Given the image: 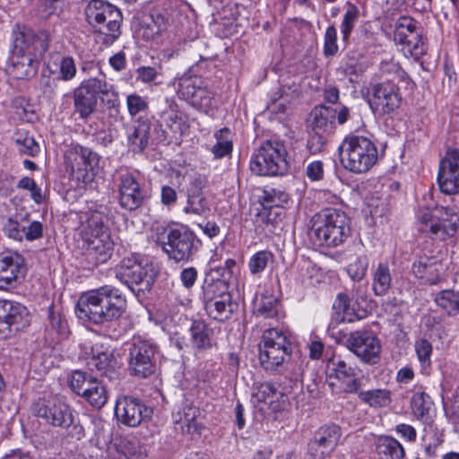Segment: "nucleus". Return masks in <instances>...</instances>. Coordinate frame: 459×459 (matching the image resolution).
<instances>
[{
    "mask_svg": "<svg viewBox=\"0 0 459 459\" xmlns=\"http://www.w3.org/2000/svg\"><path fill=\"white\" fill-rule=\"evenodd\" d=\"M126 309V299L121 291L102 286L83 293L77 301L75 312L79 319L102 326L109 336L115 332Z\"/></svg>",
    "mask_w": 459,
    "mask_h": 459,
    "instance_id": "nucleus-1",
    "label": "nucleus"
},
{
    "mask_svg": "<svg viewBox=\"0 0 459 459\" xmlns=\"http://www.w3.org/2000/svg\"><path fill=\"white\" fill-rule=\"evenodd\" d=\"M13 51L12 63L19 79L35 74L40 59L48 49L49 36L46 31L35 32L24 25L13 29Z\"/></svg>",
    "mask_w": 459,
    "mask_h": 459,
    "instance_id": "nucleus-2",
    "label": "nucleus"
},
{
    "mask_svg": "<svg viewBox=\"0 0 459 459\" xmlns=\"http://www.w3.org/2000/svg\"><path fill=\"white\" fill-rule=\"evenodd\" d=\"M309 238L316 247H335L342 244L351 233L350 219L342 211L327 208L311 220Z\"/></svg>",
    "mask_w": 459,
    "mask_h": 459,
    "instance_id": "nucleus-3",
    "label": "nucleus"
},
{
    "mask_svg": "<svg viewBox=\"0 0 459 459\" xmlns=\"http://www.w3.org/2000/svg\"><path fill=\"white\" fill-rule=\"evenodd\" d=\"M343 168L352 173H366L378 160L377 148L373 141L362 135L346 136L339 147Z\"/></svg>",
    "mask_w": 459,
    "mask_h": 459,
    "instance_id": "nucleus-4",
    "label": "nucleus"
},
{
    "mask_svg": "<svg viewBox=\"0 0 459 459\" xmlns=\"http://www.w3.org/2000/svg\"><path fill=\"white\" fill-rule=\"evenodd\" d=\"M158 271L152 263L133 255L121 261L116 278L137 298L144 299L152 289Z\"/></svg>",
    "mask_w": 459,
    "mask_h": 459,
    "instance_id": "nucleus-5",
    "label": "nucleus"
},
{
    "mask_svg": "<svg viewBox=\"0 0 459 459\" xmlns=\"http://www.w3.org/2000/svg\"><path fill=\"white\" fill-rule=\"evenodd\" d=\"M250 170L256 176H283L290 170V160L283 142L267 140L254 152Z\"/></svg>",
    "mask_w": 459,
    "mask_h": 459,
    "instance_id": "nucleus-6",
    "label": "nucleus"
},
{
    "mask_svg": "<svg viewBox=\"0 0 459 459\" xmlns=\"http://www.w3.org/2000/svg\"><path fill=\"white\" fill-rule=\"evenodd\" d=\"M109 93L114 99L108 100V104L110 107L117 106V93L105 80L93 77L82 81L73 91L74 112L80 118L88 119L97 111L99 97Z\"/></svg>",
    "mask_w": 459,
    "mask_h": 459,
    "instance_id": "nucleus-7",
    "label": "nucleus"
},
{
    "mask_svg": "<svg viewBox=\"0 0 459 459\" xmlns=\"http://www.w3.org/2000/svg\"><path fill=\"white\" fill-rule=\"evenodd\" d=\"M162 250L176 263L194 259L202 247V241L187 227L168 228L160 237Z\"/></svg>",
    "mask_w": 459,
    "mask_h": 459,
    "instance_id": "nucleus-8",
    "label": "nucleus"
},
{
    "mask_svg": "<svg viewBox=\"0 0 459 459\" xmlns=\"http://www.w3.org/2000/svg\"><path fill=\"white\" fill-rule=\"evenodd\" d=\"M127 351V370L131 376L147 378L155 373L160 356V349L155 342L134 337L128 343Z\"/></svg>",
    "mask_w": 459,
    "mask_h": 459,
    "instance_id": "nucleus-9",
    "label": "nucleus"
},
{
    "mask_svg": "<svg viewBox=\"0 0 459 459\" xmlns=\"http://www.w3.org/2000/svg\"><path fill=\"white\" fill-rule=\"evenodd\" d=\"M290 356V342L283 332L270 328L264 332L259 344V359L265 370H277Z\"/></svg>",
    "mask_w": 459,
    "mask_h": 459,
    "instance_id": "nucleus-10",
    "label": "nucleus"
},
{
    "mask_svg": "<svg viewBox=\"0 0 459 459\" xmlns=\"http://www.w3.org/2000/svg\"><path fill=\"white\" fill-rule=\"evenodd\" d=\"M100 156L91 148L82 145L74 146L66 157V171L77 183H91L99 167Z\"/></svg>",
    "mask_w": 459,
    "mask_h": 459,
    "instance_id": "nucleus-11",
    "label": "nucleus"
},
{
    "mask_svg": "<svg viewBox=\"0 0 459 459\" xmlns=\"http://www.w3.org/2000/svg\"><path fill=\"white\" fill-rule=\"evenodd\" d=\"M368 94L370 108L378 116L394 113L401 107L403 102L401 90L392 81L371 84Z\"/></svg>",
    "mask_w": 459,
    "mask_h": 459,
    "instance_id": "nucleus-12",
    "label": "nucleus"
},
{
    "mask_svg": "<svg viewBox=\"0 0 459 459\" xmlns=\"http://www.w3.org/2000/svg\"><path fill=\"white\" fill-rule=\"evenodd\" d=\"M339 342H343L363 362L376 364L379 360L381 343L377 336L370 331H355L352 333H339Z\"/></svg>",
    "mask_w": 459,
    "mask_h": 459,
    "instance_id": "nucleus-13",
    "label": "nucleus"
},
{
    "mask_svg": "<svg viewBox=\"0 0 459 459\" xmlns=\"http://www.w3.org/2000/svg\"><path fill=\"white\" fill-rule=\"evenodd\" d=\"M69 386L74 394L95 408L100 409L107 403L108 394L104 385L86 371H73L69 377Z\"/></svg>",
    "mask_w": 459,
    "mask_h": 459,
    "instance_id": "nucleus-14",
    "label": "nucleus"
},
{
    "mask_svg": "<svg viewBox=\"0 0 459 459\" xmlns=\"http://www.w3.org/2000/svg\"><path fill=\"white\" fill-rule=\"evenodd\" d=\"M31 321L29 309L22 303L0 300V336L8 338L28 327Z\"/></svg>",
    "mask_w": 459,
    "mask_h": 459,
    "instance_id": "nucleus-15",
    "label": "nucleus"
},
{
    "mask_svg": "<svg viewBox=\"0 0 459 459\" xmlns=\"http://www.w3.org/2000/svg\"><path fill=\"white\" fill-rule=\"evenodd\" d=\"M342 429L334 423L319 427L307 443L309 459H325L330 457L339 445Z\"/></svg>",
    "mask_w": 459,
    "mask_h": 459,
    "instance_id": "nucleus-16",
    "label": "nucleus"
},
{
    "mask_svg": "<svg viewBox=\"0 0 459 459\" xmlns=\"http://www.w3.org/2000/svg\"><path fill=\"white\" fill-rule=\"evenodd\" d=\"M32 411L37 417L54 427L65 429L74 422L71 407L56 399H39L33 403Z\"/></svg>",
    "mask_w": 459,
    "mask_h": 459,
    "instance_id": "nucleus-17",
    "label": "nucleus"
},
{
    "mask_svg": "<svg viewBox=\"0 0 459 459\" xmlns=\"http://www.w3.org/2000/svg\"><path fill=\"white\" fill-rule=\"evenodd\" d=\"M152 409L143 401L133 396H122L117 400L115 415L118 421L128 427H137L143 421L149 420Z\"/></svg>",
    "mask_w": 459,
    "mask_h": 459,
    "instance_id": "nucleus-18",
    "label": "nucleus"
},
{
    "mask_svg": "<svg viewBox=\"0 0 459 459\" xmlns=\"http://www.w3.org/2000/svg\"><path fill=\"white\" fill-rule=\"evenodd\" d=\"M117 192L119 205L129 212L141 207L147 198L146 190L141 186L138 179L129 172L119 175Z\"/></svg>",
    "mask_w": 459,
    "mask_h": 459,
    "instance_id": "nucleus-19",
    "label": "nucleus"
},
{
    "mask_svg": "<svg viewBox=\"0 0 459 459\" xmlns=\"http://www.w3.org/2000/svg\"><path fill=\"white\" fill-rule=\"evenodd\" d=\"M437 183L446 195L459 193V150H447L439 162Z\"/></svg>",
    "mask_w": 459,
    "mask_h": 459,
    "instance_id": "nucleus-20",
    "label": "nucleus"
},
{
    "mask_svg": "<svg viewBox=\"0 0 459 459\" xmlns=\"http://www.w3.org/2000/svg\"><path fill=\"white\" fill-rule=\"evenodd\" d=\"M24 258L18 253L0 255V290L14 288L24 278Z\"/></svg>",
    "mask_w": 459,
    "mask_h": 459,
    "instance_id": "nucleus-21",
    "label": "nucleus"
},
{
    "mask_svg": "<svg viewBox=\"0 0 459 459\" xmlns=\"http://www.w3.org/2000/svg\"><path fill=\"white\" fill-rule=\"evenodd\" d=\"M92 355L87 361L88 368L97 370L101 377L116 383L120 379V366L113 351L95 346L91 349Z\"/></svg>",
    "mask_w": 459,
    "mask_h": 459,
    "instance_id": "nucleus-22",
    "label": "nucleus"
},
{
    "mask_svg": "<svg viewBox=\"0 0 459 459\" xmlns=\"http://www.w3.org/2000/svg\"><path fill=\"white\" fill-rule=\"evenodd\" d=\"M113 245L109 234L82 238L83 254L89 264L96 266L106 263L112 255Z\"/></svg>",
    "mask_w": 459,
    "mask_h": 459,
    "instance_id": "nucleus-23",
    "label": "nucleus"
},
{
    "mask_svg": "<svg viewBox=\"0 0 459 459\" xmlns=\"http://www.w3.org/2000/svg\"><path fill=\"white\" fill-rule=\"evenodd\" d=\"M188 331L190 344L195 353L207 352L216 346L214 329L204 320H194Z\"/></svg>",
    "mask_w": 459,
    "mask_h": 459,
    "instance_id": "nucleus-24",
    "label": "nucleus"
},
{
    "mask_svg": "<svg viewBox=\"0 0 459 459\" xmlns=\"http://www.w3.org/2000/svg\"><path fill=\"white\" fill-rule=\"evenodd\" d=\"M442 217H437L436 222L429 226V233L434 239L446 241L455 237L459 230V213L448 207L441 208Z\"/></svg>",
    "mask_w": 459,
    "mask_h": 459,
    "instance_id": "nucleus-25",
    "label": "nucleus"
},
{
    "mask_svg": "<svg viewBox=\"0 0 459 459\" xmlns=\"http://www.w3.org/2000/svg\"><path fill=\"white\" fill-rule=\"evenodd\" d=\"M84 12L86 21L91 28L100 27V21L105 18L114 27L118 19V8L104 0H91Z\"/></svg>",
    "mask_w": 459,
    "mask_h": 459,
    "instance_id": "nucleus-26",
    "label": "nucleus"
},
{
    "mask_svg": "<svg viewBox=\"0 0 459 459\" xmlns=\"http://www.w3.org/2000/svg\"><path fill=\"white\" fill-rule=\"evenodd\" d=\"M309 128L332 137L336 129V109L325 105L316 106L309 114Z\"/></svg>",
    "mask_w": 459,
    "mask_h": 459,
    "instance_id": "nucleus-27",
    "label": "nucleus"
},
{
    "mask_svg": "<svg viewBox=\"0 0 459 459\" xmlns=\"http://www.w3.org/2000/svg\"><path fill=\"white\" fill-rule=\"evenodd\" d=\"M179 92L197 108L207 111L212 107V94L206 88L196 86L190 78H183L179 82Z\"/></svg>",
    "mask_w": 459,
    "mask_h": 459,
    "instance_id": "nucleus-28",
    "label": "nucleus"
},
{
    "mask_svg": "<svg viewBox=\"0 0 459 459\" xmlns=\"http://www.w3.org/2000/svg\"><path fill=\"white\" fill-rule=\"evenodd\" d=\"M204 309L210 318L218 322H225L237 312L238 304L233 300L232 294L230 292L210 303Z\"/></svg>",
    "mask_w": 459,
    "mask_h": 459,
    "instance_id": "nucleus-29",
    "label": "nucleus"
},
{
    "mask_svg": "<svg viewBox=\"0 0 459 459\" xmlns=\"http://www.w3.org/2000/svg\"><path fill=\"white\" fill-rule=\"evenodd\" d=\"M131 133L127 135L130 148L134 152H143L149 143L151 136V121L140 116Z\"/></svg>",
    "mask_w": 459,
    "mask_h": 459,
    "instance_id": "nucleus-30",
    "label": "nucleus"
},
{
    "mask_svg": "<svg viewBox=\"0 0 459 459\" xmlns=\"http://www.w3.org/2000/svg\"><path fill=\"white\" fill-rule=\"evenodd\" d=\"M411 407L417 420L425 424H432L435 413L434 403L431 397L425 392H416L411 399Z\"/></svg>",
    "mask_w": 459,
    "mask_h": 459,
    "instance_id": "nucleus-31",
    "label": "nucleus"
},
{
    "mask_svg": "<svg viewBox=\"0 0 459 459\" xmlns=\"http://www.w3.org/2000/svg\"><path fill=\"white\" fill-rule=\"evenodd\" d=\"M443 433L433 424L424 427L420 446L426 457H437L444 443Z\"/></svg>",
    "mask_w": 459,
    "mask_h": 459,
    "instance_id": "nucleus-32",
    "label": "nucleus"
},
{
    "mask_svg": "<svg viewBox=\"0 0 459 459\" xmlns=\"http://www.w3.org/2000/svg\"><path fill=\"white\" fill-rule=\"evenodd\" d=\"M379 459H403L405 451L402 444L391 436H380L376 442Z\"/></svg>",
    "mask_w": 459,
    "mask_h": 459,
    "instance_id": "nucleus-33",
    "label": "nucleus"
},
{
    "mask_svg": "<svg viewBox=\"0 0 459 459\" xmlns=\"http://www.w3.org/2000/svg\"><path fill=\"white\" fill-rule=\"evenodd\" d=\"M393 277L387 264L380 263L373 272L372 290L376 296H385L392 287Z\"/></svg>",
    "mask_w": 459,
    "mask_h": 459,
    "instance_id": "nucleus-34",
    "label": "nucleus"
},
{
    "mask_svg": "<svg viewBox=\"0 0 459 459\" xmlns=\"http://www.w3.org/2000/svg\"><path fill=\"white\" fill-rule=\"evenodd\" d=\"M228 288L229 286L226 284L225 281L219 279H212L209 281L205 279L202 286V292L200 295L204 307L219 299L221 296L230 293Z\"/></svg>",
    "mask_w": 459,
    "mask_h": 459,
    "instance_id": "nucleus-35",
    "label": "nucleus"
},
{
    "mask_svg": "<svg viewBox=\"0 0 459 459\" xmlns=\"http://www.w3.org/2000/svg\"><path fill=\"white\" fill-rule=\"evenodd\" d=\"M108 20L105 18L100 21V27L93 28L95 32L98 33V41L108 47L111 46L121 35L120 26L123 21V16L118 9V19L116 22V26H110Z\"/></svg>",
    "mask_w": 459,
    "mask_h": 459,
    "instance_id": "nucleus-36",
    "label": "nucleus"
},
{
    "mask_svg": "<svg viewBox=\"0 0 459 459\" xmlns=\"http://www.w3.org/2000/svg\"><path fill=\"white\" fill-rule=\"evenodd\" d=\"M216 143L211 152L215 159H222L231 155L233 150L232 134L228 127H223L214 134Z\"/></svg>",
    "mask_w": 459,
    "mask_h": 459,
    "instance_id": "nucleus-37",
    "label": "nucleus"
},
{
    "mask_svg": "<svg viewBox=\"0 0 459 459\" xmlns=\"http://www.w3.org/2000/svg\"><path fill=\"white\" fill-rule=\"evenodd\" d=\"M359 400L370 407L382 408L391 403V392L387 389H372L359 393Z\"/></svg>",
    "mask_w": 459,
    "mask_h": 459,
    "instance_id": "nucleus-38",
    "label": "nucleus"
},
{
    "mask_svg": "<svg viewBox=\"0 0 459 459\" xmlns=\"http://www.w3.org/2000/svg\"><path fill=\"white\" fill-rule=\"evenodd\" d=\"M106 217L100 211H94L87 220V225L82 233V238H101L104 234H108V227L105 225Z\"/></svg>",
    "mask_w": 459,
    "mask_h": 459,
    "instance_id": "nucleus-39",
    "label": "nucleus"
},
{
    "mask_svg": "<svg viewBox=\"0 0 459 459\" xmlns=\"http://www.w3.org/2000/svg\"><path fill=\"white\" fill-rule=\"evenodd\" d=\"M289 195L281 189L266 187L259 196L262 208L283 207L289 202Z\"/></svg>",
    "mask_w": 459,
    "mask_h": 459,
    "instance_id": "nucleus-40",
    "label": "nucleus"
},
{
    "mask_svg": "<svg viewBox=\"0 0 459 459\" xmlns=\"http://www.w3.org/2000/svg\"><path fill=\"white\" fill-rule=\"evenodd\" d=\"M435 301L449 316H457L459 314V292L452 290H441L437 294Z\"/></svg>",
    "mask_w": 459,
    "mask_h": 459,
    "instance_id": "nucleus-41",
    "label": "nucleus"
},
{
    "mask_svg": "<svg viewBox=\"0 0 459 459\" xmlns=\"http://www.w3.org/2000/svg\"><path fill=\"white\" fill-rule=\"evenodd\" d=\"M285 217L284 207L262 208L257 214V221L265 227H278Z\"/></svg>",
    "mask_w": 459,
    "mask_h": 459,
    "instance_id": "nucleus-42",
    "label": "nucleus"
},
{
    "mask_svg": "<svg viewBox=\"0 0 459 459\" xmlns=\"http://www.w3.org/2000/svg\"><path fill=\"white\" fill-rule=\"evenodd\" d=\"M329 366H331V370L334 377L341 381H345L350 377H354L358 374V368L348 364L341 357L334 356L330 360Z\"/></svg>",
    "mask_w": 459,
    "mask_h": 459,
    "instance_id": "nucleus-43",
    "label": "nucleus"
},
{
    "mask_svg": "<svg viewBox=\"0 0 459 459\" xmlns=\"http://www.w3.org/2000/svg\"><path fill=\"white\" fill-rule=\"evenodd\" d=\"M432 345L426 339H420L415 342V351L421 365L422 371L429 375L431 368Z\"/></svg>",
    "mask_w": 459,
    "mask_h": 459,
    "instance_id": "nucleus-44",
    "label": "nucleus"
},
{
    "mask_svg": "<svg viewBox=\"0 0 459 459\" xmlns=\"http://www.w3.org/2000/svg\"><path fill=\"white\" fill-rule=\"evenodd\" d=\"M290 88L286 89L282 86L280 89L279 93H275L277 96L272 97L271 102L267 105V108L272 113L285 114L290 106V96L288 92Z\"/></svg>",
    "mask_w": 459,
    "mask_h": 459,
    "instance_id": "nucleus-45",
    "label": "nucleus"
},
{
    "mask_svg": "<svg viewBox=\"0 0 459 459\" xmlns=\"http://www.w3.org/2000/svg\"><path fill=\"white\" fill-rule=\"evenodd\" d=\"M160 126L169 129L173 134L182 133V117L175 109L169 108L163 110L160 117Z\"/></svg>",
    "mask_w": 459,
    "mask_h": 459,
    "instance_id": "nucleus-46",
    "label": "nucleus"
},
{
    "mask_svg": "<svg viewBox=\"0 0 459 459\" xmlns=\"http://www.w3.org/2000/svg\"><path fill=\"white\" fill-rule=\"evenodd\" d=\"M126 108L131 117L146 113L149 110V101L135 92L126 96Z\"/></svg>",
    "mask_w": 459,
    "mask_h": 459,
    "instance_id": "nucleus-47",
    "label": "nucleus"
},
{
    "mask_svg": "<svg viewBox=\"0 0 459 459\" xmlns=\"http://www.w3.org/2000/svg\"><path fill=\"white\" fill-rule=\"evenodd\" d=\"M358 18V7L353 4L348 3L347 10L343 15V20L341 24V32L342 34L343 40H347L349 39Z\"/></svg>",
    "mask_w": 459,
    "mask_h": 459,
    "instance_id": "nucleus-48",
    "label": "nucleus"
},
{
    "mask_svg": "<svg viewBox=\"0 0 459 459\" xmlns=\"http://www.w3.org/2000/svg\"><path fill=\"white\" fill-rule=\"evenodd\" d=\"M417 22L409 16H401L395 25L394 39L401 41L404 38H408V34L418 33Z\"/></svg>",
    "mask_w": 459,
    "mask_h": 459,
    "instance_id": "nucleus-49",
    "label": "nucleus"
},
{
    "mask_svg": "<svg viewBox=\"0 0 459 459\" xmlns=\"http://www.w3.org/2000/svg\"><path fill=\"white\" fill-rule=\"evenodd\" d=\"M273 255L269 251H259L253 255L248 263V268L252 274L261 273L273 262Z\"/></svg>",
    "mask_w": 459,
    "mask_h": 459,
    "instance_id": "nucleus-50",
    "label": "nucleus"
},
{
    "mask_svg": "<svg viewBox=\"0 0 459 459\" xmlns=\"http://www.w3.org/2000/svg\"><path fill=\"white\" fill-rule=\"evenodd\" d=\"M408 38L399 41L400 44L405 46L411 56L419 57L425 53L424 42L420 32L408 34Z\"/></svg>",
    "mask_w": 459,
    "mask_h": 459,
    "instance_id": "nucleus-51",
    "label": "nucleus"
},
{
    "mask_svg": "<svg viewBox=\"0 0 459 459\" xmlns=\"http://www.w3.org/2000/svg\"><path fill=\"white\" fill-rule=\"evenodd\" d=\"M330 136L309 130L307 148L311 154H317L325 151Z\"/></svg>",
    "mask_w": 459,
    "mask_h": 459,
    "instance_id": "nucleus-52",
    "label": "nucleus"
},
{
    "mask_svg": "<svg viewBox=\"0 0 459 459\" xmlns=\"http://www.w3.org/2000/svg\"><path fill=\"white\" fill-rule=\"evenodd\" d=\"M257 315L272 318L278 313V300L273 296H262L256 305Z\"/></svg>",
    "mask_w": 459,
    "mask_h": 459,
    "instance_id": "nucleus-53",
    "label": "nucleus"
},
{
    "mask_svg": "<svg viewBox=\"0 0 459 459\" xmlns=\"http://www.w3.org/2000/svg\"><path fill=\"white\" fill-rule=\"evenodd\" d=\"M48 321L50 327L62 338H66L69 333L67 321L56 312L54 307L48 308Z\"/></svg>",
    "mask_w": 459,
    "mask_h": 459,
    "instance_id": "nucleus-54",
    "label": "nucleus"
},
{
    "mask_svg": "<svg viewBox=\"0 0 459 459\" xmlns=\"http://www.w3.org/2000/svg\"><path fill=\"white\" fill-rule=\"evenodd\" d=\"M117 446V459H141L138 445L127 439L121 440Z\"/></svg>",
    "mask_w": 459,
    "mask_h": 459,
    "instance_id": "nucleus-55",
    "label": "nucleus"
},
{
    "mask_svg": "<svg viewBox=\"0 0 459 459\" xmlns=\"http://www.w3.org/2000/svg\"><path fill=\"white\" fill-rule=\"evenodd\" d=\"M77 74L75 61L72 56H63L59 63V75L61 81H72Z\"/></svg>",
    "mask_w": 459,
    "mask_h": 459,
    "instance_id": "nucleus-56",
    "label": "nucleus"
},
{
    "mask_svg": "<svg viewBox=\"0 0 459 459\" xmlns=\"http://www.w3.org/2000/svg\"><path fill=\"white\" fill-rule=\"evenodd\" d=\"M2 229L6 237L18 241H22L25 234V227H21L20 223L11 217L5 219Z\"/></svg>",
    "mask_w": 459,
    "mask_h": 459,
    "instance_id": "nucleus-57",
    "label": "nucleus"
},
{
    "mask_svg": "<svg viewBox=\"0 0 459 459\" xmlns=\"http://www.w3.org/2000/svg\"><path fill=\"white\" fill-rule=\"evenodd\" d=\"M184 211L186 213L202 215L209 211L208 203L204 195L187 196V203Z\"/></svg>",
    "mask_w": 459,
    "mask_h": 459,
    "instance_id": "nucleus-58",
    "label": "nucleus"
},
{
    "mask_svg": "<svg viewBox=\"0 0 459 459\" xmlns=\"http://www.w3.org/2000/svg\"><path fill=\"white\" fill-rule=\"evenodd\" d=\"M338 51L337 31L334 26H329L325 34L324 54L325 56H333Z\"/></svg>",
    "mask_w": 459,
    "mask_h": 459,
    "instance_id": "nucleus-59",
    "label": "nucleus"
},
{
    "mask_svg": "<svg viewBox=\"0 0 459 459\" xmlns=\"http://www.w3.org/2000/svg\"><path fill=\"white\" fill-rule=\"evenodd\" d=\"M446 417L455 424L459 423V387L456 388L451 399L444 405Z\"/></svg>",
    "mask_w": 459,
    "mask_h": 459,
    "instance_id": "nucleus-60",
    "label": "nucleus"
},
{
    "mask_svg": "<svg viewBox=\"0 0 459 459\" xmlns=\"http://www.w3.org/2000/svg\"><path fill=\"white\" fill-rule=\"evenodd\" d=\"M138 36L146 41L156 39L162 32L158 29L155 24L144 17L140 23L137 30Z\"/></svg>",
    "mask_w": 459,
    "mask_h": 459,
    "instance_id": "nucleus-61",
    "label": "nucleus"
},
{
    "mask_svg": "<svg viewBox=\"0 0 459 459\" xmlns=\"http://www.w3.org/2000/svg\"><path fill=\"white\" fill-rule=\"evenodd\" d=\"M15 143L21 153L35 157L39 152V145L32 137L17 138Z\"/></svg>",
    "mask_w": 459,
    "mask_h": 459,
    "instance_id": "nucleus-62",
    "label": "nucleus"
},
{
    "mask_svg": "<svg viewBox=\"0 0 459 459\" xmlns=\"http://www.w3.org/2000/svg\"><path fill=\"white\" fill-rule=\"evenodd\" d=\"M277 388L271 382L260 383L256 386V392L254 396L258 402L266 403L267 400L273 398L276 395Z\"/></svg>",
    "mask_w": 459,
    "mask_h": 459,
    "instance_id": "nucleus-63",
    "label": "nucleus"
},
{
    "mask_svg": "<svg viewBox=\"0 0 459 459\" xmlns=\"http://www.w3.org/2000/svg\"><path fill=\"white\" fill-rule=\"evenodd\" d=\"M350 297L346 293H340L337 295L336 300L333 303V309H336L338 311H342L343 313V316L340 318L341 322H351V318H346V316H351V310L350 307ZM339 320V318H337Z\"/></svg>",
    "mask_w": 459,
    "mask_h": 459,
    "instance_id": "nucleus-64",
    "label": "nucleus"
}]
</instances>
